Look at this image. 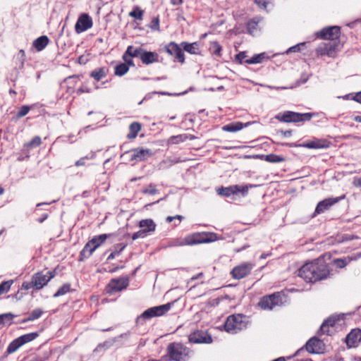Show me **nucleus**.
I'll return each mask as SVG.
<instances>
[{
	"instance_id": "obj_26",
	"label": "nucleus",
	"mask_w": 361,
	"mask_h": 361,
	"mask_svg": "<svg viewBox=\"0 0 361 361\" xmlns=\"http://www.w3.org/2000/svg\"><path fill=\"white\" fill-rule=\"evenodd\" d=\"M139 226L142 228L147 233L155 231L156 224L151 219H142L139 222Z\"/></svg>"
},
{
	"instance_id": "obj_10",
	"label": "nucleus",
	"mask_w": 361,
	"mask_h": 361,
	"mask_svg": "<svg viewBox=\"0 0 361 361\" xmlns=\"http://www.w3.org/2000/svg\"><path fill=\"white\" fill-rule=\"evenodd\" d=\"M255 267V264L252 262H243L238 266H235L231 271V274L232 277L235 279H242L248 276L252 269Z\"/></svg>"
},
{
	"instance_id": "obj_25",
	"label": "nucleus",
	"mask_w": 361,
	"mask_h": 361,
	"mask_svg": "<svg viewBox=\"0 0 361 361\" xmlns=\"http://www.w3.org/2000/svg\"><path fill=\"white\" fill-rule=\"evenodd\" d=\"M183 50L191 54H198L200 53L199 44L197 42L188 43L183 42L180 44Z\"/></svg>"
},
{
	"instance_id": "obj_12",
	"label": "nucleus",
	"mask_w": 361,
	"mask_h": 361,
	"mask_svg": "<svg viewBox=\"0 0 361 361\" xmlns=\"http://www.w3.org/2000/svg\"><path fill=\"white\" fill-rule=\"evenodd\" d=\"M318 37L329 41H338L340 36V27L331 26L326 27L317 33Z\"/></svg>"
},
{
	"instance_id": "obj_19",
	"label": "nucleus",
	"mask_w": 361,
	"mask_h": 361,
	"mask_svg": "<svg viewBox=\"0 0 361 361\" xmlns=\"http://www.w3.org/2000/svg\"><path fill=\"white\" fill-rule=\"evenodd\" d=\"M361 342V330L353 329L346 336L345 343L349 348H355Z\"/></svg>"
},
{
	"instance_id": "obj_56",
	"label": "nucleus",
	"mask_w": 361,
	"mask_h": 361,
	"mask_svg": "<svg viewBox=\"0 0 361 361\" xmlns=\"http://www.w3.org/2000/svg\"><path fill=\"white\" fill-rule=\"evenodd\" d=\"M304 43H302V44H297L295 46H293L290 48H289L288 50H287V53H290V52H296V51H300V45H303Z\"/></svg>"
},
{
	"instance_id": "obj_23",
	"label": "nucleus",
	"mask_w": 361,
	"mask_h": 361,
	"mask_svg": "<svg viewBox=\"0 0 361 361\" xmlns=\"http://www.w3.org/2000/svg\"><path fill=\"white\" fill-rule=\"evenodd\" d=\"M250 124V122L245 123L239 121L233 122L224 126L222 130L226 132L235 133L242 130L244 127L248 126Z\"/></svg>"
},
{
	"instance_id": "obj_20",
	"label": "nucleus",
	"mask_w": 361,
	"mask_h": 361,
	"mask_svg": "<svg viewBox=\"0 0 361 361\" xmlns=\"http://www.w3.org/2000/svg\"><path fill=\"white\" fill-rule=\"evenodd\" d=\"M324 346L322 341L316 337L311 338L306 343L305 348L310 353H319Z\"/></svg>"
},
{
	"instance_id": "obj_9",
	"label": "nucleus",
	"mask_w": 361,
	"mask_h": 361,
	"mask_svg": "<svg viewBox=\"0 0 361 361\" xmlns=\"http://www.w3.org/2000/svg\"><path fill=\"white\" fill-rule=\"evenodd\" d=\"M282 303L281 297L279 293L264 296L261 298L258 305L262 310H272L276 306Z\"/></svg>"
},
{
	"instance_id": "obj_35",
	"label": "nucleus",
	"mask_w": 361,
	"mask_h": 361,
	"mask_svg": "<svg viewBox=\"0 0 361 361\" xmlns=\"http://www.w3.org/2000/svg\"><path fill=\"white\" fill-rule=\"evenodd\" d=\"M92 244L91 243V240L88 241L87 244L85 245L84 248L80 252V255L83 257L87 258L92 255L94 250H92Z\"/></svg>"
},
{
	"instance_id": "obj_3",
	"label": "nucleus",
	"mask_w": 361,
	"mask_h": 361,
	"mask_svg": "<svg viewBox=\"0 0 361 361\" xmlns=\"http://www.w3.org/2000/svg\"><path fill=\"white\" fill-rule=\"evenodd\" d=\"M170 360L186 361L189 358L190 350L182 343H171L167 347Z\"/></svg>"
},
{
	"instance_id": "obj_60",
	"label": "nucleus",
	"mask_w": 361,
	"mask_h": 361,
	"mask_svg": "<svg viewBox=\"0 0 361 361\" xmlns=\"http://www.w3.org/2000/svg\"><path fill=\"white\" fill-rule=\"evenodd\" d=\"M353 99L358 103L361 104V92H357L355 96Z\"/></svg>"
},
{
	"instance_id": "obj_11",
	"label": "nucleus",
	"mask_w": 361,
	"mask_h": 361,
	"mask_svg": "<svg viewBox=\"0 0 361 361\" xmlns=\"http://www.w3.org/2000/svg\"><path fill=\"white\" fill-rule=\"evenodd\" d=\"M249 186L245 185H231L229 187H221L217 189L218 195L224 197H229L231 195H235L238 192H240L243 196L247 195L248 192Z\"/></svg>"
},
{
	"instance_id": "obj_58",
	"label": "nucleus",
	"mask_w": 361,
	"mask_h": 361,
	"mask_svg": "<svg viewBox=\"0 0 361 361\" xmlns=\"http://www.w3.org/2000/svg\"><path fill=\"white\" fill-rule=\"evenodd\" d=\"M214 46L216 48V49L214 51V54L217 56H219L221 51V47L217 42L214 43Z\"/></svg>"
},
{
	"instance_id": "obj_32",
	"label": "nucleus",
	"mask_w": 361,
	"mask_h": 361,
	"mask_svg": "<svg viewBox=\"0 0 361 361\" xmlns=\"http://www.w3.org/2000/svg\"><path fill=\"white\" fill-rule=\"evenodd\" d=\"M259 21V19L257 18H252L248 21L247 24V32L250 35H254L255 32L257 30Z\"/></svg>"
},
{
	"instance_id": "obj_49",
	"label": "nucleus",
	"mask_w": 361,
	"mask_h": 361,
	"mask_svg": "<svg viewBox=\"0 0 361 361\" xmlns=\"http://www.w3.org/2000/svg\"><path fill=\"white\" fill-rule=\"evenodd\" d=\"M337 321H338V319L336 317H329L327 319H326L324 322V323H325L326 325H328V326L330 328V327H334Z\"/></svg>"
},
{
	"instance_id": "obj_59",
	"label": "nucleus",
	"mask_w": 361,
	"mask_h": 361,
	"mask_svg": "<svg viewBox=\"0 0 361 361\" xmlns=\"http://www.w3.org/2000/svg\"><path fill=\"white\" fill-rule=\"evenodd\" d=\"M353 183L356 187H361V177L355 178Z\"/></svg>"
},
{
	"instance_id": "obj_43",
	"label": "nucleus",
	"mask_w": 361,
	"mask_h": 361,
	"mask_svg": "<svg viewBox=\"0 0 361 361\" xmlns=\"http://www.w3.org/2000/svg\"><path fill=\"white\" fill-rule=\"evenodd\" d=\"M266 160L269 162L271 163H278L281 162L284 160V159L281 157H279L276 154H269L266 156Z\"/></svg>"
},
{
	"instance_id": "obj_14",
	"label": "nucleus",
	"mask_w": 361,
	"mask_h": 361,
	"mask_svg": "<svg viewBox=\"0 0 361 361\" xmlns=\"http://www.w3.org/2000/svg\"><path fill=\"white\" fill-rule=\"evenodd\" d=\"M128 153L130 154V161H135L136 162L145 161L153 154L151 149L140 147L133 149Z\"/></svg>"
},
{
	"instance_id": "obj_42",
	"label": "nucleus",
	"mask_w": 361,
	"mask_h": 361,
	"mask_svg": "<svg viewBox=\"0 0 361 361\" xmlns=\"http://www.w3.org/2000/svg\"><path fill=\"white\" fill-rule=\"evenodd\" d=\"M13 283V281H4L0 284V295L6 293L9 290L11 285Z\"/></svg>"
},
{
	"instance_id": "obj_15",
	"label": "nucleus",
	"mask_w": 361,
	"mask_h": 361,
	"mask_svg": "<svg viewBox=\"0 0 361 361\" xmlns=\"http://www.w3.org/2000/svg\"><path fill=\"white\" fill-rule=\"evenodd\" d=\"M189 341L193 343H210L212 338L207 332L198 330L190 334Z\"/></svg>"
},
{
	"instance_id": "obj_64",
	"label": "nucleus",
	"mask_w": 361,
	"mask_h": 361,
	"mask_svg": "<svg viewBox=\"0 0 361 361\" xmlns=\"http://www.w3.org/2000/svg\"><path fill=\"white\" fill-rule=\"evenodd\" d=\"M355 121L356 122H360V123H361V115H360V116H355Z\"/></svg>"
},
{
	"instance_id": "obj_44",
	"label": "nucleus",
	"mask_w": 361,
	"mask_h": 361,
	"mask_svg": "<svg viewBox=\"0 0 361 361\" xmlns=\"http://www.w3.org/2000/svg\"><path fill=\"white\" fill-rule=\"evenodd\" d=\"M142 192L143 194L154 195L157 192V190L156 185L151 183L147 188H144Z\"/></svg>"
},
{
	"instance_id": "obj_47",
	"label": "nucleus",
	"mask_w": 361,
	"mask_h": 361,
	"mask_svg": "<svg viewBox=\"0 0 361 361\" xmlns=\"http://www.w3.org/2000/svg\"><path fill=\"white\" fill-rule=\"evenodd\" d=\"M317 333L320 336H322L323 334L329 335L330 334L329 327L328 326V325H326L325 323L323 322Z\"/></svg>"
},
{
	"instance_id": "obj_22",
	"label": "nucleus",
	"mask_w": 361,
	"mask_h": 361,
	"mask_svg": "<svg viewBox=\"0 0 361 361\" xmlns=\"http://www.w3.org/2000/svg\"><path fill=\"white\" fill-rule=\"evenodd\" d=\"M159 58L158 53L143 49L140 59L143 64L149 65L159 62Z\"/></svg>"
},
{
	"instance_id": "obj_33",
	"label": "nucleus",
	"mask_w": 361,
	"mask_h": 361,
	"mask_svg": "<svg viewBox=\"0 0 361 361\" xmlns=\"http://www.w3.org/2000/svg\"><path fill=\"white\" fill-rule=\"evenodd\" d=\"M42 313H43V311L41 309H39V308L35 309L31 312V313L30 314L28 317H27L23 320V322L25 323V322L37 319L42 316Z\"/></svg>"
},
{
	"instance_id": "obj_61",
	"label": "nucleus",
	"mask_w": 361,
	"mask_h": 361,
	"mask_svg": "<svg viewBox=\"0 0 361 361\" xmlns=\"http://www.w3.org/2000/svg\"><path fill=\"white\" fill-rule=\"evenodd\" d=\"M171 3L173 5H180L183 3V0H171Z\"/></svg>"
},
{
	"instance_id": "obj_4",
	"label": "nucleus",
	"mask_w": 361,
	"mask_h": 361,
	"mask_svg": "<svg viewBox=\"0 0 361 361\" xmlns=\"http://www.w3.org/2000/svg\"><path fill=\"white\" fill-rule=\"evenodd\" d=\"M171 307V303H166L148 308L137 317V322H139L141 319H149L152 317L163 316L170 310Z\"/></svg>"
},
{
	"instance_id": "obj_5",
	"label": "nucleus",
	"mask_w": 361,
	"mask_h": 361,
	"mask_svg": "<svg viewBox=\"0 0 361 361\" xmlns=\"http://www.w3.org/2000/svg\"><path fill=\"white\" fill-rule=\"evenodd\" d=\"M312 114L310 113L300 114L293 111H285L282 114H279L276 116V118L280 121L285 123L290 122H301L309 121L312 118Z\"/></svg>"
},
{
	"instance_id": "obj_46",
	"label": "nucleus",
	"mask_w": 361,
	"mask_h": 361,
	"mask_svg": "<svg viewBox=\"0 0 361 361\" xmlns=\"http://www.w3.org/2000/svg\"><path fill=\"white\" fill-rule=\"evenodd\" d=\"M334 264L336 266V267L342 269L344 268L347 264L348 262L345 258H338L334 260Z\"/></svg>"
},
{
	"instance_id": "obj_52",
	"label": "nucleus",
	"mask_w": 361,
	"mask_h": 361,
	"mask_svg": "<svg viewBox=\"0 0 361 361\" xmlns=\"http://www.w3.org/2000/svg\"><path fill=\"white\" fill-rule=\"evenodd\" d=\"M131 57H129L128 55H126V54L123 56V59L125 61V64L129 66H134V63Z\"/></svg>"
},
{
	"instance_id": "obj_31",
	"label": "nucleus",
	"mask_w": 361,
	"mask_h": 361,
	"mask_svg": "<svg viewBox=\"0 0 361 361\" xmlns=\"http://www.w3.org/2000/svg\"><path fill=\"white\" fill-rule=\"evenodd\" d=\"M141 129V125L139 123L134 122L130 125V133L127 135L128 139H134Z\"/></svg>"
},
{
	"instance_id": "obj_21",
	"label": "nucleus",
	"mask_w": 361,
	"mask_h": 361,
	"mask_svg": "<svg viewBox=\"0 0 361 361\" xmlns=\"http://www.w3.org/2000/svg\"><path fill=\"white\" fill-rule=\"evenodd\" d=\"M338 201V198L335 199H325L321 202H319L315 209L314 213L312 215V217H314L317 214H319L324 213L325 211L328 210L332 205L336 204Z\"/></svg>"
},
{
	"instance_id": "obj_55",
	"label": "nucleus",
	"mask_w": 361,
	"mask_h": 361,
	"mask_svg": "<svg viewBox=\"0 0 361 361\" xmlns=\"http://www.w3.org/2000/svg\"><path fill=\"white\" fill-rule=\"evenodd\" d=\"M183 216H181V215H176L174 216H167L166 217V221L168 223H171L173 219H178L179 221H181L182 219H183Z\"/></svg>"
},
{
	"instance_id": "obj_6",
	"label": "nucleus",
	"mask_w": 361,
	"mask_h": 361,
	"mask_svg": "<svg viewBox=\"0 0 361 361\" xmlns=\"http://www.w3.org/2000/svg\"><path fill=\"white\" fill-rule=\"evenodd\" d=\"M241 314L231 315L228 317L224 324V329L228 333H237L246 327Z\"/></svg>"
},
{
	"instance_id": "obj_57",
	"label": "nucleus",
	"mask_w": 361,
	"mask_h": 361,
	"mask_svg": "<svg viewBox=\"0 0 361 361\" xmlns=\"http://www.w3.org/2000/svg\"><path fill=\"white\" fill-rule=\"evenodd\" d=\"M87 159V157H82L75 163V165L76 166H84L85 164V160Z\"/></svg>"
},
{
	"instance_id": "obj_17",
	"label": "nucleus",
	"mask_w": 361,
	"mask_h": 361,
	"mask_svg": "<svg viewBox=\"0 0 361 361\" xmlns=\"http://www.w3.org/2000/svg\"><path fill=\"white\" fill-rule=\"evenodd\" d=\"M165 49L169 54L174 56L180 63L185 62L184 53L178 44L171 42L166 46Z\"/></svg>"
},
{
	"instance_id": "obj_50",
	"label": "nucleus",
	"mask_w": 361,
	"mask_h": 361,
	"mask_svg": "<svg viewBox=\"0 0 361 361\" xmlns=\"http://www.w3.org/2000/svg\"><path fill=\"white\" fill-rule=\"evenodd\" d=\"M246 57H247L246 53L244 51H242L236 55L235 59L237 61H239L240 63H245V61L247 60V59H245Z\"/></svg>"
},
{
	"instance_id": "obj_48",
	"label": "nucleus",
	"mask_w": 361,
	"mask_h": 361,
	"mask_svg": "<svg viewBox=\"0 0 361 361\" xmlns=\"http://www.w3.org/2000/svg\"><path fill=\"white\" fill-rule=\"evenodd\" d=\"M147 233L146 231L142 228L141 230L133 234L132 239L135 240L138 238H144L147 236Z\"/></svg>"
},
{
	"instance_id": "obj_39",
	"label": "nucleus",
	"mask_w": 361,
	"mask_h": 361,
	"mask_svg": "<svg viewBox=\"0 0 361 361\" xmlns=\"http://www.w3.org/2000/svg\"><path fill=\"white\" fill-rule=\"evenodd\" d=\"M71 290V285L69 283L63 284L61 287H60L58 290L54 294V298H57L61 295H65L68 293Z\"/></svg>"
},
{
	"instance_id": "obj_53",
	"label": "nucleus",
	"mask_w": 361,
	"mask_h": 361,
	"mask_svg": "<svg viewBox=\"0 0 361 361\" xmlns=\"http://www.w3.org/2000/svg\"><path fill=\"white\" fill-rule=\"evenodd\" d=\"M152 26H151V28L154 30H159V18H155L152 20Z\"/></svg>"
},
{
	"instance_id": "obj_18",
	"label": "nucleus",
	"mask_w": 361,
	"mask_h": 361,
	"mask_svg": "<svg viewBox=\"0 0 361 361\" xmlns=\"http://www.w3.org/2000/svg\"><path fill=\"white\" fill-rule=\"evenodd\" d=\"M92 26V18L89 16V15L84 13L82 14L75 25V30L77 33L82 32Z\"/></svg>"
},
{
	"instance_id": "obj_7",
	"label": "nucleus",
	"mask_w": 361,
	"mask_h": 361,
	"mask_svg": "<svg viewBox=\"0 0 361 361\" xmlns=\"http://www.w3.org/2000/svg\"><path fill=\"white\" fill-rule=\"evenodd\" d=\"M340 46L339 41H329L320 44L316 49V52L318 55L334 58Z\"/></svg>"
},
{
	"instance_id": "obj_54",
	"label": "nucleus",
	"mask_w": 361,
	"mask_h": 361,
	"mask_svg": "<svg viewBox=\"0 0 361 361\" xmlns=\"http://www.w3.org/2000/svg\"><path fill=\"white\" fill-rule=\"evenodd\" d=\"M34 287V283H33V280L32 279V281L30 282H23V284H22V288L25 290H29L30 288Z\"/></svg>"
},
{
	"instance_id": "obj_24",
	"label": "nucleus",
	"mask_w": 361,
	"mask_h": 361,
	"mask_svg": "<svg viewBox=\"0 0 361 361\" xmlns=\"http://www.w3.org/2000/svg\"><path fill=\"white\" fill-rule=\"evenodd\" d=\"M109 70L106 67H100L94 69L90 73V77L94 78L96 81H99L104 78L108 75Z\"/></svg>"
},
{
	"instance_id": "obj_8",
	"label": "nucleus",
	"mask_w": 361,
	"mask_h": 361,
	"mask_svg": "<svg viewBox=\"0 0 361 361\" xmlns=\"http://www.w3.org/2000/svg\"><path fill=\"white\" fill-rule=\"evenodd\" d=\"M37 336H38V334L37 332H32V333H29L27 334H24V335L14 339L8 345L7 350H6V353L8 354H11V353L16 352L22 345L35 340Z\"/></svg>"
},
{
	"instance_id": "obj_13",
	"label": "nucleus",
	"mask_w": 361,
	"mask_h": 361,
	"mask_svg": "<svg viewBox=\"0 0 361 361\" xmlns=\"http://www.w3.org/2000/svg\"><path fill=\"white\" fill-rule=\"evenodd\" d=\"M54 276V271H47V274L37 272L32 277L34 283V288L37 290L42 288Z\"/></svg>"
},
{
	"instance_id": "obj_45",
	"label": "nucleus",
	"mask_w": 361,
	"mask_h": 361,
	"mask_svg": "<svg viewBox=\"0 0 361 361\" xmlns=\"http://www.w3.org/2000/svg\"><path fill=\"white\" fill-rule=\"evenodd\" d=\"M30 110V106H26V105L22 106L20 108V110L18 111V112L17 114V117L22 118V117L25 116V115H27L28 114Z\"/></svg>"
},
{
	"instance_id": "obj_29",
	"label": "nucleus",
	"mask_w": 361,
	"mask_h": 361,
	"mask_svg": "<svg viewBox=\"0 0 361 361\" xmlns=\"http://www.w3.org/2000/svg\"><path fill=\"white\" fill-rule=\"evenodd\" d=\"M109 235L107 234H101L97 236H94L91 240V243L92 244V250H95L100 245H102L108 238Z\"/></svg>"
},
{
	"instance_id": "obj_36",
	"label": "nucleus",
	"mask_w": 361,
	"mask_h": 361,
	"mask_svg": "<svg viewBox=\"0 0 361 361\" xmlns=\"http://www.w3.org/2000/svg\"><path fill=\"white\" fill-rule=\"evenodd\" d=\"M129 70L128 66L125 63H120L115 67V75L118 76H123Z\"/></svg>"
},
{
	"instance_id": "obj_34",
	"label": "nucleus",
	"mask_w": 361,
	"mask_h": 361,
	"mask_svg": "<svg viewBox=\"0 0 361 361\" xmlns=\"http://www.w3.org/2000/svg\"><path fill=\"white\" fill-rule=\"evenodd\" d=\"M14 317L15 316L11 313L0 314V326H4L6 324L10 325Z\"/></svg>"
},
{
	"instance_id": "obj_38",
	"label": "nucleus",
	"mask_w": 361,
	"mask_h": 361,
	"mask_svg": "<svg viewBox=\"0 0 361 361\" xmlns=\"http://www.w3.org/2000/svg\"><path fill=\"white\" fill-rule=\"evenodd\" d=\"M125 247H126V245H124L123 243L117 244L115 246L114 250L107 257V260L109 261V260L113 259L115 257V256L117 254H119L120 252H121L125 249Z\"/></svg>"
},
{
	"instance_id": "obj_2",
	"label": "nucleus",
	"mask_w": 361,
	"mask_h": 361,
	"mask_svg": "<svg viewBox=\"0 0 361 361\" xmlns=\"http://www.w3.org/2000/svg\"><path fill=\"white\" fill-rule=\"evenodd\" d=\"M216 235L213 233H195L184 238H177L173 242L174 246L192 245L207 243L216 240Z\"/></svg>"
},
{
	"instance_id": "obj_30",
	"label": "nucleus",
	"mask_w": 361,
	"mask_h": 361,
	"mask_svg": "<svg viewBox=\"0 0 361 361\" xmlns=\"http://www.w3.org/2000/svg\"><path fill=\"white\" fill-rule=\"evenodd\" d=\"M143 49L142 47L135 48L133 46H128L124 54L128 55L129 57H138L140 59Z\"/></svg>"
},
{
	"instance_id": "obj_51",
	"label": "nucleus",
	"mask_w": 361,
	"mask_h": 361,
	"mask_svg": "<svg viewBox=\"0 0 361 361\" xmlns=\"http://www.w3.org/2000/svg\"><path fill=\"white\" fill-rule=\"evenodd\" d=\"M271 0H255V2L261 8H266Z\"/></svg>"
},
{
	"instance_id": "obj_40",
	"label": "nucleus",
	"mask_w": 361,
	"mask_h": 361,
	"mask_svg": "<svg viewBox=\"0 0 361 361\" xmlns=\"http://www.w3.org/2000/svg\"><path fill=\"white\" fill-rule=\"evenodd\" d=\"M129 16L137 20H141L143 17V11L138 6H135L133 10L129 13Z\"/></svg>"
},
{
	"instance_id": "obj_37",
	"label": "nucleus",
	"mask_w": 361,
	"mask_h": 361,
	"mask_svg": "<svg viewBox=\"0 0 361 361\" xmlns=\"http://www.w3.org/2000/svg\"><path fill=\"white\" fill-rule=\"evenodd\" d=\"M265 59V54L262 53L259 54H257L252 57L251 59L246 60L245 61V63L247 64H255V63H259L263 61V60Z\"/></svg>"
},
{
	"instance_id": "obj_1",
	"label": "nucleus",
	"mask_w": 361,
	"mask_h": 361,
	"mask_svg": "<svg viewBox=\"0 0 361 361\" xmlns=\"http://www.w3.org/2000/svg\"><path fill=\"white\" fill-rule=\"evenodd\" d=\"M329 274L328 264L319 259L306 263L298 270V276L308 283L326 279Z\"/></svg>"
},
{
	"instance_id": "obj_16",
	"label": "nucleus",
	"mask_w": 361,
	"mask_h": 361,
	"mask_svg": "<svg viewBox=\"0 0 361 361\" xmlns=\"http://www.w3.org/2000/svg\"><path fill=\"white\" fill-rule=\"evenodd\" d=\"M128 285L127 279H114L110 281L106 286V291L109 293L121 291L125 289Z\"/></svg>"
},
{
	"instance_id": "obj_28",
	"label": "nucleus",
	"mask_w": 361,
	"mask_h": 361,
	"mask_svg": "<svg viewBox=\"0 0 361 361\" xmlns=\"http://www.w3.org/2000/svg\"><path fill=\"white\" fill-rule=\"evenodd\" d=\"M302 146L309 149H321L327 147L328 145L326 140H317L304 143Z\"/></svg>"
},
{
	"instance_id": "obj_63",
	"label": "nucleus",
	"mask_w": 361,
	"mask_h": 361,
	"mask_svg": "<svg viewBox=\"0 0 361 361\" xmlns=\"http://www.w3.org/2000/svg\"><path fill=\"white\" fill-rule=\"evenodd\" d=\"M291 135V130H286L283 132V135L285 137L290 136Z\"/></svg>"
},
{
	"instance_id": "obj_62",
	"label": "nucleus",
	"mask_w": 361,
	"mask_h": 361,
	"mask_svg": "<svg viewBox=\"0 0 361 361\" xmlns=\"http://www.w3.org/2000/svg\"><path fill=\"white\" fill-rule=\"evenodd\" d=\"M181 137H182V135L173 136V137H171V140H177V142H178V141H179V140H181V141L183 140L181 139Z\"/></svg>"
},
{
	"instance_id": "obj_41",
	"label": "nucleus",
	"mask_w": 361,
	"mask_h": 361,
	"mask_svg": "<svg viewBox=\"0 0 361 361\" xmlns=\"http://www.w3.org/2000/svg\"><path fill=\"white\" fill-rule=\"evenodd\" d=\"M42 143V140L39 136L34 137L30 142L25 145L27 148H34L39 146Z\"/></svg>"
},
{
	"instance_id": "obj_27",
	"label": "nucleus",
	"mask_w": 361,
	"mask_h": 361,
	"mask_svg": "<svg viewBox=\"0 0 361 361\" xmlns=\"http://www.w3.org/2000/svg\"><path fill=\"white\" fill-rule=\"evenodd\" d=\"M49 39L47 36L42 35L33 41V47L38 51L43 50L49 44Z\"/></svg>"
}]
</instances>
